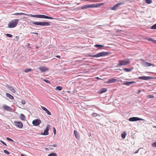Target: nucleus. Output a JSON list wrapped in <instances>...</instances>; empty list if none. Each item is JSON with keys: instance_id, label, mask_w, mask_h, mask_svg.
Segmentation results:
<instances>
[{"instance_id": "22", "label": "nucleus", "mask_w": 156, "mask_h": 156, "mask_svg": "<svg viewBox=\"0 0 156 156\" xmlns=\"http://www.w3.org/2000/svg\"><path fill=\"white\" fill-rule=\"evenodd\" d=\"M20 118L21 119L23 120H25L26 119V117L23 114H21L20 115Z\"/></svg>"}, {"instance_id": "18", "label": "nucleus", "mask_w": 156, "mask_h": 156, "mask_svg": "<svg viewBox=\"0 0 156 156\" xmlns=\"http://www.w3.org/2000/svg\"><path fill=\"white\" fill-rule=\"evenodd\" d=\"M6 95L7 97L11 100H12L14 99V97L9 93H6Z\"/></svg>"}, {"instance_id": "24", "label": "nucleus", "mask_w": 156, "mask_h": 156, "mask_svg": "<svg viewBox=\"0 0 156 156\" xmlns=\"http://www.w3.org/2000/svg\"><path fill=\"white\" fill-rule=\"evenodd\" d=\"M126 135V132H124L123 133H122L121 134V136L122 138L123 139H125V138Z\"/></svg>"}, {"instance_id": "36", "label": "nucleus", "mask_w": 156, "mask_h": 156, "mask_svg": "<svg viewBox=\"0 0 156 156\" xmlns=\"http://www.w3.org/2000/svg\"><path fill=\"white\" fill-rule=\"evenodd\" d=\"M6 139L7 140H8L9 141H12V142L13 141V140L12 139L9 137H7Z\"/></svg>"}, {"instance_id": "57", "label": "nucleus", "mask_w": 156, "mask_h": 156, "mask_svg": "<svg viewBox=\"0 0 156 156\" xmlns=\"http://www.w3.org/2000/svg\"><path fill=\"white\" fill-rule=\"evenodd\" d=\"M85 59V58H83V60H84V59Z\"/></svg>"}, {"instance_id": "45", "label": "nucleus", "mask_w": 156, "mask_h": 156, "mask_svg": "<svg viewBox=\"0 0 156 156\" xmlns=\"http://www.w3.org/2000/svg\"><path fill=\"white\" fill-rule=\"evenodd\" d=\"M32 33V34H34L37 35H38V33H37L33 32V33Z\"/></svg>"}, {"instance_id": "12", "label": "nucleus", "mask_w": 156, "mask_h": 156, "mask_svg": "<svg viewBox=\"0 0 156 156\" xmlns=\"http://www.w3.org/2000/svg\"><path fill=\"white\" fill-rule=\"evenodd\" d=\"M50 127L49 125H47L46 129L44 130V131L43 133H41V135H47L48 134V131L49 129V128Z\"/></svg>"}, {"instance_id": "47", "label": "nucleus", "mask_w": 156, "mask_h": 156, "mask_svg": "<svg viewBox=\"0 0 156 156\" xmlns=\"http://www.w3.org/2000/svg\"><path fill=\"white\" fill-rule=\"evenodd\" d=\"M56 57L59 58H61V57L59 55H56Z\"/></svg>"}, {"instance_id": "53", "label": "nucleus", "mask_w": 156, "mask_h": 156, "mask_svg": "<svg viewBox=\"0 0 156 156\" xmlns=\"http://www.w3.org/2000/svg\"><path fill=\"white\" fill-rule=\"evenodd\" d=\"M154 42L156 44V40L154 41Z\"/></svg>"}, {"instance_id": "25", "label": "nucleus", "mask_w": 156, "mask_h": 156, "mask_svg": "<svg viewBox=\"0 0 156 156\" xmlns=\"http://www.w3.org/2000/svg\"><path fill=\"white\" fill-rule=\"evenodd\" d=\"M103 45L100 44H96L94 45V47H96L98 48H101L103 47Z\"/></svg>"}, {"instance_id": "20", "label": "nucleus", "mask_w": 156, "mask_h": 156, "mask_svg": "<svg viewBox=\"0 0 156 156\" xmlns=\"http://www.w3.org/2000/svg\"><path fill=\"white\" fill-rule=\"evenodd\" d=\"M107 91V89L105 88H103L101 89L99 91V93L100 94L102 93L106 92Z\"/></svg>"}, {"instance_id": "43", "label": "nucleus", "mask_w": 156, "mask_h": 156, "mask_svg": "<svg viewBox=\"0 0 156 156\" xmlns=\"http://www.w3.org/2000/svg\"><path fill=\"white\" fill-rule=\"evenodd\" d=\"M148 40L149 41H153L154 42V41H155V40H153V39H151V38H149Z\"/></svg>"}, {"instance_id": "3", "label": "nucleus", "mask_w": 156, "mask_h": 156, "mask_svg": "<svg viewBox=\"0 0 156 156\" xmlns=\"http://www.w3.org/2000/svg\"><path fill=\"white\" fill-rule=\"evenodd\" d=\"M19 21L18 19H14L10 21L8 24V27L9 28H13L15 27L17 25Z\"/></svg>"}, {"instance_id": "49", "label": "nucleus", "mask_w": 156, "mask_h": 156, "mask_svg": "<svg viewBox=\"0 0 156 156\" xmlns=\"http://www.w3.org/2000/svg\"><path fill=\"white\" fill-rule=\"evenodd\" d=\"M140 92H141L140 90H138V93H140Z\"/></svg>"}, {"instance_id": "55", "label": "nucleus", "mask_w": 156, "mask_h": 156, "mask_svg": "<svg viewBox=\"0 0 156 156\" xmlns=\"http://www.w3.org/2000/svg\"><path fill=\"white\" fill-rule=\"evenodd\" d=\"M16 38L17 39H18V38H19V37H18L17 36V37H16Z\"/></svg>"}, {"instance_id": "16", "label": "nucleus", "mask_w": 156, "mask_h": 156, "mask_svg": "<svg viewBox=\"0 0 156 156\" xmlns=\"http://www.w3.org/2000/svg\"><path fill=\"white\" fill-rule=\"evenodd\" d=\"M118 81V80L114 78L110 79L108 80V83H111Z\"/></svg>"}, {"instance_id": "11", "label": "nucleus", "mask_w": 156, "mask_h": 156, "mask_svg": "<svg viewBox=\"0 0 156 156\" xmlns=\"http://www.w3.org/2000/svg\"><path fill=\"white\" fill-rule=\"evenodd\" d=\"M41 73L44 72L48 70L49 69L47 67L45 66H41L38 68Z\"/></svg>"}, {"instance_id": "40", "label": "nucleus", "mask_w": 156, "mask_h": 156, "mask_svg": "<svg viewBox=\"0 0 156 156\" xmlns=\"http://www.w3.org/2000/svg\"><path fill=\"white\" fill-rule=\"evenodd\" d=\"M6 87H7V88L9 89H11L12 88V87L11 86H9V85H7L6 86Z\"/></svg>"}, {"instance_id": "34", "label": "nucleus", "mask_w": 156, "mask_h": 156, "mask_svg": "<svg viewBox=\"0 0 156 156\" xmlns=\"http://www.w3.org/2000/svg\"><path fill=\"white\" fill-rule=\"evenodd\" d=\"M147 97L149 98H154V96L153 95H149L147 96Z\"/></svg>"}, {"instance_id": "9", "label": "nucleus", "mask_w": 156, "mask_h": 156, "mask_svg": "<svg viewBox=\"0 0 156 156\" xmlns=\"http://www.w3.org/2000/svg\"><path fill=\"white\" fill-rule=\"evenodd\" d=\"M41 122V121L39 119H36L32 122V124L35 126H38Z\"/></svg>"}, {"instance_id": "35", "label": "nucleus", "mask_w": 156, "mask_h": 156, "mask_svg": "<svg viewBox=\"0 0 156 156\" xmlns=\"http://www.w3.org/2000/svg\"><path fill=\"white\" fill-rule=\"evenodd\" d=\"M6 35L7 37H12V35L10 34H6Z\"/></svg>"}, {"instance_id": "39", "label": "nucleus", "mask_w": 156, "mask_h": 156, "mask_svg": "<svg viewBox=\"0 0 156 156\" xmlns=\"http://www.w3.org/2000/svg\"><path fill=\"white\" fill-rule=\"evenodd\" d=\"M152 146L153 147H156V142L152 144Z\"/></svg>"}, {"instance_id": "42", "label": "nucleus", "mask_w": 156, "mask_h": 156, "mask_svg": "<svg viewBox=\"0 0 156 156\" xmlns=\"http://www.w3.org/2000/svg\"><path fill=\"white\" fill-rule=\"evenodd\" d=\"M0 141L3 144L5 145V146H7V144L5 143H4L3 141L2 140H0Z\"/></svg>"}, {"instance_id": "31", "label": "nucleus", "mask_w": 156, "mask_h": 156, "mask_svg": "<svg viewBox=\"0 0 156 156\" xmlns=\"http://www.w3.org/2000/svg\"><path fill=\"white\" fill-rule=\"evenodd\" d=\"M151 28L152 29H156V23L153 25L151 27Z\"/></svg>"}, {"instance_id": "26", "label": "nucleus", "mask_w": 156, "mask_h": 156, "mask_svg": "<svg viewBox=\"0 0 156 156\" xmlns=\"http://www.w3.org/2000/svg\"><path fill=\"white\" fill-rule=\"evenodd\" d=\"M48 156H57V155L55 153H52L48 154Z\"/></svg>"}, {"instance_id": "1", "label": "nucleus", "mask_w": 156, "mask_h": 156, "mask_svg": "<svg viewBox=\"0 0 156 156\" xmlns=\"http://www.w3.org/2000/svg\"><path fill=\"white\" fill-rule=\"evenodd\" d=\"M24 15L27 16H29L36 17L37 18H43V19H54V18L51 17H49L46 15H33L31 14H28L23 13H14V15Z\"/></svg>"}, {"instance_id": "19", "label": "nucleus", "mask_w": 156, "mask_h": 156, "mask_svg": "<svg viewBox=\"0 0 156 156\" xmlns=\"http://www.w3.org/2000/svg\"><path fill=\"white\" fill-rule=\"evenodd\" d=\"M73 133L75 134V136L76 138H80L79 135L77 133V131L74 130Z\"/></svg>"}, {"instance_id": "23", "label": "nucleus", "mask_w": 156, "mask_h": 156, "mask_svg": "<svg viewBox=\"0 0 156 156\" xmlns=\"http://www.w3.org/2000/svg\"><path fill=\"white\" fill-rule=\"evenodd\" d=\"M3 108L5 109L8 111H10L11 109V108L10 107L6 105H4Z\"/></svg>"}, {"instance_id": "8", "label": "nucleus", "mask_w": 156, "mask_h": 156, "mask_svg": "<svg viewBox=\"0 0 156 156\" xmlns=\"http://www.w3.org/2000/svg\"><path fill=\"white\" fill-rule=\"evenodd\" d=\"M143 120V119L137 117H132L129 119V121L133 122Z\"/></svg>"}, {"instance_id": "52", "label": "nucleus", "mask_w": 156, "mask_h": 156, "mask_svg": "<svg viewBox=\"0 0 156 156\" xmlns=\"http://www.w3.org/2000/svg\"><path fill=\"white\" fill-rule=\"evenodd\" d=\"M45 150H48V148H45Z\"/></svg>"}, {"instance_id": "38", "label": "nucleus", "mask_w": 156, "mask_h": 156, "mask_svg": "<svg viewBox=\"0 0 156 156\" xmlns=\"http://www.w3.org/2000/svg\"><path fill=\"white\" fill-rule=\"evenodd\" d=\"M21 103L23 105H25L26 104V102L24 100H23L21 101Z\"/></svg>"}, {"instance_id": "54", "label": "nucleus", "mask_w": 156, "mask_h": 156, "mask_svg": "<svg viewBox=\"0 0 156 156\" xmlns=\"http://www.w3.org/2000/svg\"><path fill=\"white\" fill-rule=\"evenodd\" d=\"M110 54H111L110 52H108V55Z\"/></svg>"}, {"instance_id": "41", "label": "nucleus", "mask_w": 156, "mask_h": 156, "mask_svg": "<svg viewBox=\"0 0 156 156\" xmlns=\"http://www.w3.org/2000/svg\"><path fill=\"white\" fill-rule=\"evenodd\" d=\"M53 132L55 134L56 133V130L54 127L53 128Z\"/></svg>"}, {"instance_id": "14", "label": "nucleus", "mask_w": 156, "mask_h": 156, "mask_svg": "<svg viewBox=\"0 0 156 156\" xmlns=\"http://www.w3.org/2000/svg\"><path fill=\"white\" fill-rule=\"evenodd\" d=\"M123 4V3H118L114 5L113 7H112L111 9L113 10H115L117 9L119 7V6Z\"/></svg>"}, {"instance_id": "5", "label": "nucleus", "mask_w": 156, "mask_h": 156, "mask_svg": "<svg viewBox=\"0 0 156 156\" xmlns=\"http://www.w3.org/2000/svg\"><path fill=\"white\" fill-rule=\"evenodd\" d=\"M107 55V52H101L96 55H90L89 56L93 57H98Z\"/></svg>"}, {"instance_id": "21", "label": "nucleus", "mask_w": 156, "mask_h": 156, "mask_svg": "<svg viewBox=\"0 0 156 156\" xmlns=\"http://www.w3.org/2000/svg\"><path fill=\"white\" fill-rule=\"evenodd\" d=\"M133 69V68H131L130 69H128L126 68H123V69L125 72H131L132 70Z\"/></svg>"}, {"instance_id": "29", "label": "nucleus", "mask_w": 156, "mask_h": 156, "mask_svg": "<svg viewBox=\"0 0 156 156\" xmlns=\"http://www.w3.org/2000/svg\"><path fill=\"white\" fill-rule=\"evenodd\" d=\"M10 90L13 93H15L16 92L15 90L12 87V88L10 89Z\"/></svg>"}, {"instance_id": "50", "label": "nucleus", "mask_w": 156, "mask_h": 156, "mask_svg": "<svg viewBox=\"0 0 156 156\" xmlns=\"http://www.w3.org/2000/svg\"><path fill=\"white\" fill-rule=\"evenodd\" d=\"M49 148L51 149V150H53V148H52V147H50Z\"/></svg>"}, {"instance_id": "2", "label": "nucleus", "mask_w": 156, "mask_h": 156, "mask_svg": "<svg viewBox=\"0 0 156 156\" xmlns=\"http://www.w3.org/2000/svg\"><path fill=\"white\" fill-rule=\"evenodd\" d=\"M104 5V3H97L96 4H92L84 5L81 7L82 9H85L87 8H96L99 7Z\"/></svg>"}, {"instance_id": "13", "label": "nucleus", "mask_w": 156, "mask_h": 156, "mask_svg": "<svg viewBox=\"0 0 156 156\" xmlns=\"http://www.w3.org/2000/svg\"><path fill=\"white\" fill-rule=\"evenodd\" d=\"M142 64L143 66L146 67H149L152 66H154L153 64H152L147 62H144Z\"/></svg>"}, {"instance_id": "51", "label": "nucleus", "mask_w": 156, "mask_h": 156, "mask_svg": "<svg viewBox=\"0 0 156 156\" xmlns=\"http://www.w3.org/2000/svg\"><path fill=\"white\" fill-rule=\"evenodd\" d=\"M21 156H25V155H24L23 154H21Z\"/></svg>"}, {"instance_id": "33", "label": "nucleus", "mask_w": 156, "mask_h": 156, "mask_svg": "<svg viewBox=\"0 0 156 156\" xmlns=\"http://www.w3.org/2000/svg\"><path fill=\"white\" fill-rule=\"evenodd\" d=\"M98 114L95 113H94L92 114V116L94 117H96L98 116Z\"/></svg>"}, {"instance_id": "17", "label": "nucleus", "mask_w": 156, "mask_h": 156, "mask_svg": "<svg viewBox=\"0 0 156 156\" xmlns=\"http://www.w3.org/2000/svg\"><path fill=\"white\" fill-rule=\"evenodd\" d=\"M135 83V81H126L123 83V84L129 86L132 84Z\"/></svg>"}, {"instance_id": "15", "label": "nucleus", "mask_w": 156, "mask_h": 156, "mask_svg": "<svg viewBox=\"0 0 156 156\" xmlns=\"http://www.w3.org/2000/svg\"><path fill=\"white\" fill-rule=\"evenodd\" d=\"M41 108L44 111H45L48 115H51V113L49 112V111L48 109L44 107L41 106Z\"/></svg>"}, {"instance_id": "27", "label": "nucleus", "mask_w": 156, "mask_h": 156, "mask_svg": "<svg viewBox=\"0 0 156 156\" xmlns=\"http://www.w3.org/2000/svg\"><path fill=\"white\" fill-rule=\"evenodd\" d=\"M62 87L60 86H57L55 89L56 90H61L62 89Z\"/></svg>"}, {"instance_id": "10", "label": "nucleus", "mask_w": 156, "mask_h": 156, "mask_svg": "<svg viewBox=\"0 0 156 156\" xmlns=\"http://www.w3.org/2000/svg\"><path fill=\"white\" fill-rule=\"evenodd\" d=\"M15 125L20 128H21L23 127V124L21 122H14Z\"/></svg>"}, {"instance_id": "56", "label": "nucleus", "mask_w": 156, "mask_h": 156, "mask_svg": "<svg viewBox=\"0 0 156 156\" xmlns=\"http://www.w3.org/2000/svg\"><path fill=\"white\" fill-rule=\"evenodd\" d=\"M30 45V44L29 43H28V45Z\"/></svg>"}, {"instance_id": "28", "label": "nucleus", "mask_w": 156, "mask_h": 156, "mask_svg": "<svg viewBox=\"0 0 156 156\" xmlns=\"http://www.w3.org/2000/svg\"><path fill=\"white\" fill-rule=\"evenodd\" d=\"M41 80L43 81H44V82H46L47 83H50V82L48 80H46L44 79H43V78H41Z\"/></svg>"}, {"instance_id": "7", "label": "nucleus", "mask_w": 156, "mask_h": 156, "mask_svg": "<svg viewBox=\"0 0 156 156\" xmlns=\"http://www.w3.org/2000/svg\"><path fill=\"white\" fill-rule=\"evenodd\" d=\"M156 79V77L154 78L151 76H141L139 77L138 79L142 80H149L153 79Z\"/></svg>"}, {"instance_id": "32", "label": "nucleus", "mask_w": 156, "mask_h": 156, "mask_svg": "<svg viewBox=\"0 0 156 156\" xmlns=\"http://www.w3.org/2000/svg\"><path fill=\"white\" fill-rule=\"evenodd\" d=\"M145 2L146 3L148 4H150L152 2L151 0H145Z\"/></svg>"}, {"instance_id": "6", "label": "nucleus", "mask_w": 156, "mask_h": 156, "mask_svg": "<svg viewBox=\"0 0 156 156\" xmlns=\"http://www.w3.org/2000/svg\"><path fill=\"white\" fill-rule=\"evenodd\" d=\"M129 63V59H126L125 60H120L119 61L117 65L118 66H122L126 65Z\"/></svg>"}, {"instance_id": "58", "label": "nucleus", "mask_w": 156, "mask_h": 156, "mask_svg": "<svg viewBox=\"0 0 156 156\" xmlns=\"http://www.w3.org/2000/svg\"><path fill=\"white\" fill-rule=\"evenodd\" d=\"M36 48H38V47H37H37H36Z\"/></svg>"}, {"instance_id": "37", "label": "nucleus", "mask_w": 156, "mask_h": 156, "mask_svg": "<svg viewBox=\"0 0 156 156\" xmlns=\"http://www.w3.org/2000/svg\"><path fill=\"white\" fill-rule=\"evenodd\" d=\"M4 152L6 154H9V151H7L6 150H4Z\"/></svg>"}, {"instance_id": "48", "label": "nucleus", "mask_w": 156, "mask_h": 156, "mask_svg": "<svg viewBox=\"0 0 156 156\" xmlns=\"http://www.w3.org/2000/svg\"><path fill=\"white\" fill-rule=\"evenodd\" d=\"M95 78V79H97L98 80L101 79L100 78H99L98 77H96Z\"/></svg>"}, {"instance_id": "44", "label": "nucleus", "mask_w": 156, "mask_h": 156, "mask_svg": "<svg viewBox=\"0 0 156 156\" xmlns=\"http://www.w3.org/2000/svg\"><path fill=\"white\" fill-rule=\"evenodd\" d=\"M49 146H52L54 147H57V145L56 144H55L53 145H49Z\"/></svg>"}, {"instance_id": "46", "label": "nucleus", "mask_w": 156, "mask_h": 156, "mask_svg": "<svg viewBox=\"0 0 156 156\" xmlns=\"http://www.w3.org/2000/svg\"><path fill=\"white\" fill-rule=\"evenodd\" d=\"M139 149H138V150H137L135 152H134V153L135 154H136V153H138L139 151Z\"/></svg>"}, {"instance_id": "30", "label": "nucleus", "mask_w": 156, "mask_h": 156, "mask_svg": "<svg viewBox=\"0 0 156 156\" xmlns=\"http://www.w3.org/2000/svg\"><path fill=\"white\" fill-rule=\"evenodd\" d=\"M32 70V69H26L24 70V72L26 73H28L30 71H31Z\"/></svg>"}, {"instance_id": "4", "label": "nucleus", "mask_w": 156, "mask_h": 156, "mask_svg": "<svg viewBox=\"0 0 156 156\" xmlns=\"http://www.w3.org/2000/svg\"><path fill=\"white\" fill-rule=\"evenodd\" d=\"M33 24H34L36 25H40L43 26H49L50 25V23L49 22H46L45 21H43L41 22H35L32 23Z\"/></svg>"}]
</instances>
